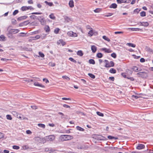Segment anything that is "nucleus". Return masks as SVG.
Segmentation results:
<instances>
[{
  "label": "nucleus",
  "instance_id": "f257e3e1",
  "mask_svg": "<svg viewBox=\"0 0 153 153\" xmlns=\"http://www.w3.org/2000/svg\"><path fill=\"white\" fill-rule=\"evenodd\" d=\"M73 138L72 136L70 135H62L60 136L61 140L62 141L71 140Z\"/></svg>",
  "mask_w": 153,
  "mask_h": 153
},
{
  "label": "nucleus",
  "instance_id": "f03ea898",
  "mask_svg": "<svg viewBox=\"0 0 153 153\" xmlns=\"http://www.w3.org/2000/svg\"><path fill=\"white\" fill-rule=\"evenodd\" d=\"M33 140L36 143H45V138H41L39 137H34Z\"/></svg>",
  "mask_w": 153,
  "mask_h": 153
},
{
  "label": "nucleus",
  "instance_id": "7ed1b4c3",
  "mask_svg": "<svg viewBox=\"0 0 153 153\" xmlns=\"http://www.w3.org/2000/svg\"><path fill=\"white\" fill-rule=\"evenodd\" d=\"M19 31V30L18 29H11L7 33V35H11L13 34H15L18 33Z\"/></svg>",
  "mask_w": 153,
  "mask_h": 153
},
{
  "label": "nucleus",
  "instance_id": "20e7f679",
  "mask_svg": "<svg viewBox=\"0 0 153 153\" xmlns=\"http://www.w3.org/2000/svg\"><path fill=\"white\" fill-rule=\"evenodd\" d=\"M55 139V137L54 135H51L46 137L45 139V142L46 141H53Z\"/></svg>",
  "mask_w": 153,
  "mask_h": 153
},
{
  "label": "nucleus",
  "instance_id": "39448f33",
  "mask_svg": "<svg viewBox=\"0 0 153 153\" xmlns=\"http://www.w3.org/2000/svg\"><path fill=\"white\" fill-rule=\"evenodd\" d=\"M114 66V62L113 61H110L109 63H107L105 64V67L106 68H109L111 67H113Z\"/></svg>",
  "mask_w": 153,
  "mask_h": 153
},
{
  "label": "nucleus",
  "instance_id": "423d86ee",
  "mask_svg": "<svg viewBox=\"0 0 153 153\" xmlns=\"http://www.w3.org/2000/svg\"><path fill=\"white\" fill-rule=\"evenodd\" d=\"M67 34L68 36L73 37L77 36V35L76 33H74L72 31L68 32L67 33Z\"/></svg>",
  "mask_w": 153,
  "mask_h": 153
},
{
  "label": "nucleus",
  "instance_id": "0eeeda50",
  "mask_svg": "<svg viewBox=\"0 0 153 153\" xmlns=\"http://www.w3.org/2000/svg\"><path fill=\"white\" fill-rule=\"evenodd\" d=\"M137 75L142 78H144L147 76L146 73L145 72H138L137 74Z\"/></svg>",
  "mask_w": 153,
  "mask_h": 153
},
{
  "label": "nucleus",
  "instance_id": "6e6552de",
  "mask_svg": "<svg viewBox=\"0 0 153 153\" xmlns=\"http://www.w3.org/2000/svg\"><path fill=\"white\" fill-rule=\"evenodd\" d=\"M22 10L23 11H25L27 10H28L29 9L30 10L33 9V8L31 6H23L21 8Z\"/></svg>",
  "mask_w": 153,
  "mask_h": 153
},
{
  "label": "nucleus",
  "instance_id": "1a4fd4ad",
  "mask_svg": "<svg viewBox=\"0 0 153 153\" xmlns=\"http://www.w3.org/2000/svg\"><path fill=\"white\" fill-rule=\"evenodd\" d=\"M38 19L40 22H41L42 24H43L44 23V19L43 16H39L38 18Z\"/></svg>",
  "mask_w": 153,
  "mask_h": 153
},
{
  "label": "nucleus",
  "instance_id": "9d476101",
  "mask_svg": "<svg viewBox=\"0 0 153 153\" xmlns=\"http://www.w3.org/2000/svg\"><path fill=\"white\" fill-rule=\"evenodd\" d=\"M33 84L36 86L40 87L43 88L45 87V86L44 85H42V84H40L38 82H37L36 81H34Z\"/></svg>",
  "mask_w": 153,
  "mask_h": 153
},
{
  "label": "nucleus",
  "instance_id": "9b49d317",
  "mask_svg": "<svg viewBox=\"0 0 153 153\" xmlns=\"http://www.w3.org/2000/svg\"><path fill=\"white\" fill-rule=\"evenodd\" d=\"M145 146L143 144H139L138 146L137 147V149L139 150L142 149L144 148Z\"/></svg>",
  "mask_w": 153,
  "mask_h": 153
},
{
  "label": "nucleus",
  "instance_id": "f8f14e48",
  "mask_svg": "<svg viewBox=\"0 0 153 153\" xmlns=\"http://www.w3.org/2000/svg\"><path fill=\"white\" fill-rule=\"evenodd\" d=\"M129 0H117L118 3H127L128 2Z\"/></svg>",
  "mask_w": 153,
  "mask_h": 153
},
{
  "label": "nucleus",
  "instance_id": "ddd939ff",
  "mask_svg": "<svg viewBox=\"0 0 153 153\" xmlns=\"http://www.w3.org/2000/svg\"><path fill=\"white\" fill-rule=\"evenodd\" d=\"M140 26H147L149 25V23L147 22H140Z\"/></svg>",
  "mask_w": 153,
  "mask_h": 153
},
{
  "label": "nucleus",
  "instance_id": "4468645a",
  "mask_svg": "<svg viewBox=\"0 0 153 153\" xmlns=\"http://www.w3.org/2000/svg\"><path fill=\"white\" fill-rule=\"evenodd\" d=\"M57 44L58 45L60 44H61L63 46L65 45L66 43L65 42L63 41V40L62 39H60L59 41L57 42Z\"/></svg>",
  "mask_w": 153,
  "mask_h": 153
},
{
  "label": "nucleus",
  "instance_id": "2eb2a0df",
  "mask_svg": "<svg viewBox=\"0 0 153 153\" xmlns=\"http://www.w3.org/2000/svg\"><path fill=\"white\" fill-rule=\"evenodd\" d=\"M128 29H131V30L133 31H141L142 30L141 29L139 28H129Z\"/></svg>",
  "mask_w": 153,
  "mask_h": 153
},
{
  "label": "nucleus",
  "instance_id": "dca6fc26",
  "mask_svg": "<svg viewBox=\"0 0 153 153\" xmlns=\"http://www.w3.org/2000/svg\"><path fill=\"white\" fill-rule=\"evenodd\" d=\"M117 5L115 3L111 4L109 7L110 8H113L114 9L116 8L117 7Z\"/></svg>",
  "mask_w": 153,
  "mask_h": 153
},
{
  "label": "nucleus",
  "instance_id": "f3484780",
  "mask_svg": "<svg viewBox=\"0 0 153 153\" xmlns=\"http://www.w3.org/2000/svg\"><path fill=\"white\" fill-rule=\"evenodd\" d=\"M91 50L93 53H95L97 51V47L94 45L91 46Z\"/></svg>",
  "mask_w": 153,
  "mask_h": 153
},
{
  "label": "nucleus",
  "instance_id": "a211bd4d",
  "mask_svg": "<svg viewBox=\"0 0 153 153\" xmlns=\"http://www.w3.org/2000/svg\"><path fill=\"white\" fill-rule=\"evenodd\" d=\"M69 5L70 7L72 8L74 7V1L73 0H71L69 2Z\"/></svg>",
  "mask_w": 153,
  "mask_h": 153
},
{
  "label": "nucleus",
  "instance_id": "6ab92c4d",
  "mask_svg": "<svg viewBox=\"0 0 153 153\" xmlns=\"http://www.w3.org/2000/svg\"><path fill=\"white\" fill-rule=\"evenodd\" d=\"M29 23V22L28 21H25V22H24L23 23H20L19 25V26H22L23 25H27Z\"/></svg>",
  "mask_w": 153,
  "mask_h": 153
},
{
  "label": "nucleus",
  "instance_id": "aec40b11",
  "mask_svg": "<svg viewBox=\"0 0 153 153\" xmlns=\"http://www.w3.org/2000/svg\"><path fill=\"white\" fill-rule=\"evenodd\" d=\"M27 17V16H21L18 18L17 19V20L18 21H20L22 19H26Z\"/></svg>",
  "mask_w": 153,
  "mask_h": 153
},
{
  "label": "nucleus",
  "instance_id": "412c9836",
  "mask_svg": "<svg viewBox=\"0 0 153 153\" xmlns=\"http://www.w3.org/2000/svg\"><path fill=\"white\" fill-rule=\"evenodd\" d=\"M45 30L46 32H49L50 30L49 26L48 25H46L45 28Z\"/></svg>",
  "mask_w": 153,
  "mask_h": 153
},
{
  "label": "nucleus",
  "instance_id": "4be33fe9",
  "mask_svg": "<svg viewBox=\"0 0 153 153\" xmlns=\"http://www.w3.org/2000/svg\"><path fill=\"white\" fill-rule=\"evenodd\" d=\"M109 72L111 73L115 74L116 72V71L113 68H111L109 70Z\"/></svg>",
  "mask_w": 153,
  "mask_h": 153
},
{
  "label": "nucleus",
  "instance_id": "5701e85b",
  "mask_svg": "<svg viewBox=\"0 0 153 153\" xmlns=\"http://www.w3.org/2000/svg\"><path fill=\"white\" fill-rule=\"evenodd\" d=\"M102 50L104 51L106 53H109L111 52L110 50L108 49H107L106 48H102Z\"/></svg>",
  "mask_w": 153,
  "mask_h": 153
},
{
  "label": "nucleus",
  "instance_id": "b1692460",
  "mask_svg": "<svg viewBox=\"0 0 153 153\" xmlns=\"http://www.w3.org/2000/svg\"><path fill=\"white\" fill-rule=\"evenodd\" d=\"M132 69L133 71L135 72H137L140 71L138 70L137 67L136 66H133Z\"/></svg>",
  "mask_w": 153,
  "mask_h": 153
},
{
  "label": "nucleus",
  "instance_id": "393cba45",
  "mask_svg": "<svg viewBox=\"0 0 153 153\" xmlns=\"http://www.w3.org/2000/svg\"><path fill=\"white\" fill-rule=\"evenodd\" d=\"M126 45L128 46H129L132 47L133 48L135 47L136 46L135 45L131 43H127L126 44Z\"/></svg>",
  "mask_w": 153,
  "mask_h": 153
},
{
  "label": "nucleus",
  "instance_id": "a878e982",
  "mask_svg": "<svg viewBox=\"0 0 153 153\" xmlns=\"http://www.w3.org/2000/svg\"><path fill=\"white\" fill-rule=\"evenodd\" d=\"M108 138L109 139H115V140L118 139V138L117 137H115L113 136H108Z\"/></svg>",
  "mask_w": 153,
  "mask_h": 153
},
{
  "label": "nucleus",
  "instance_id": "bb28decb",
  "mask_svg": "<svg viewBox=\"0 0 153 153\" xmlns=\"http://www.w3.org/2000/svg\"><path fill=\"white\" fill-rule=\"evenodd\" d=\"M89 62L90 64H95V62L94 59H90L89 60Z\"/></svg>",
  "mask_w": 153,
  "mask_h": 153
},
{
  "label": "nucleus",
  "instance_id": "cd10ccee",
  "mask_svg": "<svg viewBox=\"0 0 153 153\" xmlns=\"http://www.w3.org/2000/svg\"><path fill=\"white\" fill-rule=\"evenodd\" d=\"M94 31L92 30H91L88 33V34L90 36H92L94 34Z\"/></svg>",
  "mask_w": 153,
  "mask_h": 153
},
{
  "label": "nucleus",
  "instance_id": "c85d7f7f",
  "mask_svg": "<svg viewBox=\"0 0 153 153\" xmlns=\"http://www.w3.org/2000/svg\"><path fill=\"white\" fill-rule=\"evenodd\" d=\"M38 125L39 127H40L43 128H45V125L39 123L38 124Z\"/></svg>",
  "mask_w": 153,
  "mask_h": 153
},
{
  "label": "nucleus",
  "instance_id": "c756f323",
  "mask_svg": "<svg viewBox=\"0 0 153 153\" xmlns=\"http://www.w3.org/2000/svg\"><path fill=\"white\" fill-rule=\"evenodd\" d=\"M5 36L3 35H1L0 36V41H4L5 40Z\"/></svg>",
  "mask_w": 153,
  "mask_h": 153
},
{
  "label": "nucleus",
  "instance_id": "7c9ffc66",
  "mask_svg": "<svg viewBox=\"0 0 153 153\" xmlns=\"http://www.w3.org/2000/svg\"><path fill=\"white\" fill-rule=\"evenodd\" d=\"M76 129L80 131H84V129L80 127L79 126H77L76 127Z\"/></svg>",
  "mask_w": 153,
  "mask_h": 153
},
{
  "label": "nucleus",
  "instance_id": "2f4dec72",
  "mask_svg": "<svg viewBox=\"0 0 153 153\" xmlns=\"http://www.w3.org/2000/svg\"><path fill=\"white\" fill-rule=\"evenodd\" d=\"M97 56L98 58H101L102 56V55L101 53H97Z\"/></svg>",
  "mask_w": 153,
  "mask_h": 153
},
{
  "label": "nucleus",
  "instance_id": "473e14b6",
  "mask_svg": "<svg viewBox=\"0 0 153 153\" xmlns=\"http://www.w3.org/2000/svg\"><path fill=\"white\" fill-rule=\"evenodd\" d=\"M140 16L142 17L145 16H146V12L144 11H142L140 13Z\"/></svg>",
  "mask_w": 153,
  "mask_h": 153
},
{
  "label": "nucleus",
  "instance_id": "72a5a7b5",
  "mask_svg": "<svg viewBox=\"0 0 153 153\" xmlns=\"http://www.w3.org/2000/svg\"><path fill=\"white\" fill-rule=\"evenodd\" d=\"M77 54L80 56H82L83 54L81 51H79L77 52Z\"/></svg>",
  "mask_w": 153,
  "mask_h": 153
},
{
  "label": "nucleus",
  "instance_id": "f704fd0d",
  "mask_svg": "<svg viewBox=\"0 0 153 153\" xmlns=\"http://www.w3.org/2000/svg\"><path fill=\"white\" fill-rule=\"evenodd\" d=\"M45 3L50 6H52L53 4L52 2H49L47 1H45Z\"/></svg>",
  "mask_w": 153,
  "mask_h": 153
},
{
  "label": "nucleus",
  "instance_id": "c9c22d12",
  "mask_svg": "<svg viewBox=\"0 0 153 153\" xmlns=\"http://www.w3.org/2000/svg\"><path fill=\"white\" fill-rule=\"evenodd\" d=\"M76 113L77 114H80L81 115H85V114H84V113H83L82 112H80L79 111H76Z\"/></svg>",
  "mask_w": 153,
  "mask_h": 153
},
{
  "label": "nucleus",
  "instance_id": "e433bc0d",
  "mask_svg": "<svg viewBox=\"0 0 153 153\" xmlns=\"http://www.w3.org/2000/svg\"><path fill=\"white\" fill-rule=\"evenodd\" d=\"M50 18L52 19H55V16H54L53 14H51L49 15Z\"/></svg>",
  "mask_w": 153,
  "mask_h": 153
},
{
  "label": "nucleus",
  "instance_id": "4c0bfd02",
  "mask_svg": "<svg viewBox=\"0 0 153 153\" xmlns=\"http://www.w3.org/2000/svg\"><path fill=\"white\" fill-rule=\"evenodd\" d=\"M102 38L105 40L107 41L108 42H109L110 41V39L108 38L107 37H106V36H103L102 37Z\"/></svg>",
  "mask_w": 153,
  "mask_h": 153
},
{
  "label": "nucleus",
  "instance_id": "58836bf2",
  "mask_svg": "<svg viewBox=\"0 0 153 153\" xmlns=\"http://www.w3.org/2000/svg\"><path fill=\"white\" fill-rule=\"evenodd\" d=\"M88 75L91 78L94 79L95 78V76L93 74L91 73H88Z\"/></svg>",
  "mask_w": 153,
  "mask_h": 153
},
{
  "label": "nucleus",
  "instance_id": "ea45409f",
  "mask_svg": "<svg viewBox=\"0 0 153 153\" xmlns=\"http://www.w3.org/2000/svg\"><path fill=\"white\" fill-rule=\"evenodd\" d=\"M1 61H4V62H7V61H8V60H11V59L2 58H1Z\"/></svg>",
  "mask_w": 153,
  "mask_h": 153
},
{
  "label": "nucleus",
  "instance_id": "a19ab883",
  "mask_svg": "<svg viewBox=\"0 0 153 153\" xmlns=\"http://www.w3.org/2000/svg\"><path fill=\"white\" fill-rule=\"evenodd\" d=\"M46 34H43L42 35L40 36V37L42 39H44L46 37Z\"/></svg>",
  "mask_w": 153,
  "mask_h": 153
},
{
  "label": "nucleus",
  "instance_id": "79ce46f5",
  "mask_svg": "<svg viewBox=\"0 0 153 153\" xmlns=\"http://www.w3.org/2000/svg\"><path fill=\"white\" fill-rule=\"evenodd\" d=\"M97 114L100 116L101 117H103L104 116V115L103 113H101L100 112L97 111Z\"/></svg>",
  "mask_w": 153,
  "mask_h": 153
},
{
  "label": "nucleus",
  "instance_id": "37998d69",
  "mask_svg": "<svg viewBox=\"0 0 153 153\" xmlns=\"http://www.w3.org/2000/svg\"><path fill=\"white\" fill-rule=\"evenodd\" d=\"M69 59L72 62L75 63L76 62V61L73 58L71 57H70L69 58Z\"/></svg>",
  "mask_w": 153,
  "mask_h": 153
},
{
  "label": "nucleus",
  "instance_id": "c03bdc74",
  "mask_svg": "<svg viewBox=\"0 0 153 153\" xmlns=\"http://www.w3.org/2000/svg\"><path fill=\"white\" fill-rule=\"evenodd\" d=\"M13 148L14 149H19V147L18 146L14 145L13 146Z\"/></svg>",
  "mask_w": 153,
  "mask_h": 153
},
{
  "label": "nucleus",
  "instance_id": "a18cd8bd",
  "mask_svg": "<svg viewBox=\"0 0 153 153\" xmlns=\"http://www.w3.org/2000/svg\"><path fill=\"white\" fill-rule=\"evenodd\" d=\"M59 30V28H56L54 30V33L57 34L58 33Z\"/></svg>",
  "mask_w": 153,
  "mask_h": 153
},
{
  "label": "nucleus",
  "instance_id": "49530a36",
  "mask_svg": "<svg viewBox=\"0 0 153 153\" xmlns=\"http://www.w3.org/2000/svg\"><path fill=\"white\" fill-rule=\"evenodd\" d=\"M25 35V33H21L19 34L18 36H24Z\"/></svg>",
  "mask_w": 153,
  "mask_h": 153
},
{
  "label": "nucleus",
  "instance_id": "de8ad7c7",
  "mask_svg": "<svg viewBox=\"0 0 153 153\" xmlns=\"http://www.w3.org/2000/svg\"><path fill=\"white\" fill-rule=\"evenodd\" d=\"M6 117L7 119L9 120H11L12 119L11 116L10 115H6Z\"/></svg>",
  "mask_w": 153,
  "mask_h": 153
},
{
  "label": "nucleus",
  "instance_id": "09e8293b",
  "mask_svg": "<svg viewBox=\"0 0 153 153\" xmlns=\"http://www.w3.org/2000/svg\"><path fill=\"white\" fill-rule=\"evenodd\" d=\"M146 51L149 52H152L153 51L152 49L149 47H146Z\"/></svg>",
  "mask_w": 153,
  "mask_h": 153
},
{
  "label": "nucleus",
  "instance_id": "8fccbe9b",
  "mask_svg": "<svg viewBox=\"0 0 153 153\" xmlns=\"http://www.w3.org/2000/svg\"><path fill=\"white\" fill-rule=\"evenodd\" d=\"M49 65L52 67H53L55 65V64L53 62H50L49 63Z\"/></svg>",
  "mask_w": 153,
  "mask_h": 153
},
{
  "label": "nucleus",
  "instance_id": "3c124183",
  "mask_svg": "<svg viewBox=\"0 0 153 153\" xmlns=\"http://www.w3.org/2000/svg\"><path fill=\"white\" fill-rule=\"evenodd\" d=\"M40 36L39 35H37L35 36L34 37H33L34 38V39H37L40 38Z\"/></svg>",
  "mask_w": 153,
  "mask_h": 153
},
{
  "label": "nucleus",
  "instance_id": "603ef678",
  "mask_svg": "<svg viewBox=\"0 0 153 153\" xmlns=\"http://www.w3.org/2000/svg\"><path fill=\"white\" fill-rule=\"evenodd\" d=\"M111 56L114 58H116L117 55L115 53H113L111 54Z\"/></svg>",
  "mask_w": 153,
  "mask_h": 153
},
{
  "label": "nucleus",
  "instance_id": "864d4df0",
  "mask_svg": "<svg viewBox=\"0 0 153 153\" xmlns=\"http://www.w3.org/2000/svg\"><path fill=\"white\" fill-rule=\"evenodd\" d=\"M62 77L66 80H69L70 78L66 76H62Z\"/></svg>",
  "mask_w": 153,
  "mask_h": 153
},
{
  "label": "nucleus",
  "instance_id": "5fc2aeb1",
  "mask_svg": "<svg viewBox=\"0 0 153 153\" xmlns=\"http://www.w3.org/2000/svg\"><path fill=\"white\" fill-rule=\"evenodd\" d=\"M19 12L18 10H15L13 13V15L15 16L16 14Z\"/></svg>",
  "mask_w": 153,
  "mask_h": 153
},
{
  "label": "nucleus",
  "instance_id": "6e6d98bb",
  "mask_svg": "<svg viewBox=\"0 0 153 153\" xmlns=\"http://www.w3.org/2000/svg\"><path fill=\"white\" fill-rule=\"evenodd\" d=\"M39 55L42 57H43L44 56V54L40 52H39Z\"/></svg>",
  "mask_w": 153,
  "mask_h": 153
},
{
  "label": "nucleus",
  "instance_id": "4d7b16f0",
  "mask_svg": "<svg viewBox=\"0 0 153 153\" xmlns=\"http://www.w3.org/2000/svg\"><path fill=\"white\" fill-rule=\"evenodd\" d=\"M100 10H101L100 9L97 8L96 9L94 10V11L95 13H98L100 11Z\"/></svg>",
  "mask_w": 153,
  "mask_h": 153
},
{
  "label": "nucleus",
  "instance_id": "13d9d810",
  "mask_svg": "<svg viewBox=\"0 0 153 153\" xmlns=\"http://www.w3.org/2000/svg\"><path fill=\"white\" fill-rule=\"evenodd\" d=\"M126 72L129 73V74L130 75H131L132 73V71H131L129 70H127L126 71Z\"/></svg>",
  "mask_w": 153,
  "mask_h": 153
},
{
  "label": "nucleus",
  "instance_id": "bf43d9fd",
  "mask_svg": "<svg viewBox=\"0 0 153 153\" xmlns=\"http://www.w3.org/2000/svg\"><path fill=\"white\" fill-rule=\"evenodd\" d=\"M43 80L44 82H45L46 83H47L49 82L48 80L46 78H44L43 79Z\"/></svg>",
  "mask_w": 153,
  "mask_h": 153
},
{
  "label": "nucleus",
  "instance_id": "052dcab7",
  "mask_svg": "<svg viewBox=\"0 0 153 153\" xmlns=\"http://www.w3.org/2000/svg\"><path fill=\"white\" fill-rule=\"evenodd\" d=\"M11 21H12V24H15L16 23V20H15L14 19H12Z\"/></svg>",
  "mask_w": 153,
  "mask_h": 153
},
{
  "label": "nucleus",
  "instance_id": "680f3d73",
  "mask_svg": "<svg viewBox=\"0 0 153 153\" xmlns=\"http://www.w3.org/2000/svg\"><path fill=\"white\" fill-rule=\"evenodd\" d=\"M26 133L27 134H30L32 133V132L30 130H27L26 131Z\"/></svg>",
  "mask_w": 153,
  "mask_h": 153
},
{
  "label": "nucleus",
  "instance_id": "e2e57ef3",
  "mask_svg": "<svg viewBox=\"0 0 153 153\" xmlns=\"http://www.w3.org/2000/svg\"><path fill=\"white\" fill-rule=\"evenodd\" d=\"M121 75L124 78H127L126 77V73H122Z\"/></svg>",
  "mask_w": 153,
  "mask_h": 153
},
{
  "label": "nucleus",
  "instance_id": "0e129e2a",
  "mask_svg": "<svg viewBox=\"0 0 153 153\" xmlns=\"http://www.w3.org/2000/svg\"><path fill=\"white\" fill-rule=\"evenodd\" d=\"M58 113L59 114L61 115H62V116L61 117V118H63V116H64V115L63 113L61 112H58Z\"/></svg>",
  "mask_w": 153,
  "mask_h": 153
},
{
  "label": "nucleus",
  "instance_id": "69168bd1",
  "mask_svg": "<svg viewBox=\"0 0 153 153\" xmlns=\"http://www.w3.org/2000/svg\"><path fill=\"white\" fill-rule=\"evenodd\" d=\"M140 61L141 62H145V60L143 58H141L140 59Z\"/></svg>",
  "mask_w": 153,
  "mask_h": 153
},
{
  "label": "nucleus",
  "instance_id": "338daca9",
  "mask_svg": "<svg viewBox=\"0 0 153 153\" xmlns=\"http://www.w3.org/2000/svg\"><path fill=\"white\" fill-rule=\"evenodd\" d=\"M131 97H132V98H135V99H137V98H139V97L138 96H135V95H132Z\"/></svg>",
  "mask_w": 153,
  "mask_h": 153
},
{
  "label": "nucleus",
  "instance_id": "774afa93",
  "mask_svg": "<svg viewBox=\"0 0 153 153\" xmlns=\"http://www.w3.org/2000/svg\"><path fill=\"white\" fill-rule=\"evenodd\" d=\"M63 106L64 107L66 108H70V106L67 105L66 104H64L63 105Z\"/></svg>",
  "mask_w": 153,
  "mask_h": 153
}]
</instances>
